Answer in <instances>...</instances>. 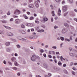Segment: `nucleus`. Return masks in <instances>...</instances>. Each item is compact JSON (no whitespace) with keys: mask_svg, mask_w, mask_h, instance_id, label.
<instances>
[{"mask_svg":"<svg viewBox=\"0 0 77 77\" xmlns=\"http://www.w3.org/2000/svg\"><path fill=\"white\" fill-rule=\"evenodd\" d=\"M50 7L51 8V9H53V5H51Z\"/></svg>","mask_w":77,"mask_h":77,"instance_id":"052dcab7","label":"nucleus"},{"mask_svg":"<svg viewBox=\"0 0 77 77\" xmlns=\"http://www.w3.org/2000/svg\"><path fill=\"white\" fill-rule=\"evenodd\" d=\"M52 48H54V49H56V47L53 46L52 47Z\"/></svg>","mask_w":77,"mask_h":77,"instance_id":"58836bf2","label":"nucleus"},{"mask_svg":"<svg viewBox=\"0 0 77 77\" xmlns=\"http://www.w3.org/2000/svg\"><path fill=\"white\" fill-rule=\"evenodd\" d=\"M35 5L36 8H38V7H39V5L37 2L36 1L35 2Z\"/></svg>","mask_w":77,"mask_h":77,"instance_id":"0eeeda50","label":"nucleus"},{"mask_svg":"<svg viewBox=\"0 0 77 77\" xmlns=\"http://www.w3.org/2000/svg\"><path fill=\"white\" fill-rule=\"evenodd\" d=\"M69 55L71 56H74V55H73V54L72 53H70L69 54Z\"/></svg>","mask_w":77,"mask_h":77,"instance_id":"cd10ccee","label":"nucleus"},{"mask_svg":"<svg viewBox=\"0 0 77 77\" xmlns=\"http://www.w3.org/2000/svg\"><path fill=\"white\" fill-rule=\"evenodd\" d=\"M63 57H62V56H61L60 57V60L61 61H62V60H63Z\"/></svg>","mask_w":77,"mask_h":77,"instance_id":"c756f323","label":"nucleus"},{"mask_svg":"<svg viewBox=\"0 0 77 77\" xmlns=\"http://www.w3.org/2000/svg\"><path fill=\"white\" fill-rule=\"evenodd\" d=\"M7 15H10L11 14V13H10V12H9V11L7 13Z\"/></svg>","mask_w":77,"mask_h":77,"instance_id":"ea45409f","label":"nucleus"},{"mask_svg":"<svg viewBox=\"0 0 77 77\" xmlns=\"http://www.w3.org/2000/svg\"><path fill=\"white\" fill-rule=\"evenodd\" d=\"M21 32L23 34H25L26 33V32L24 31H23V30H21Z\"/></svg>","mask_w":77,"mask_h":77,"instance_id":"f3484780","label":"nucleus"},{"mask_svg":"<svg viewBox=\"0 0 77 77\" xmlns=\"http://www.w3.org/2000/svg\"><path fill=\"white\" fill-rule=\"evenodd\" d=\"M26 14L28 15H30V12L28 11L26 12Z\"/></svg>","mask_w":77,"mask_h":77,"instance_id":"c9c22d12","label":"nucleus"},{"mask_svg":"<svg viewBox=\"0 0 77 77\" xmlns=\"http://www.w3.org/2000/svg\"><path fill=\"white\" fill-rule=\"evenodd\" d=\"M58 27L57 26H56L54 27V29H57V28Z\"/></svg>","mask_w":77,"mask_h":77,"instance_id":"4d7b16f0","label":"nucleus"},{"mask_svg":"<svg viewBox=\"0 0 77 77\" xmlns=\"http://www.w3.org/2000/svg\"><path fill=\"white\" fill-rule=\"evenodd\" d=\"M29 7L31 8H33V5H29Z\"/></svg>","mask_w":77,"mask_h":77,"instance_id":"ddd939ff","label":"nucleus"},{"mask_svg":"<svg viewBox=\"0 0 77 77\" xmlns=\"http://www.w3.org/2000/svg\"><path fill=\"white\" fill-rule=\"evenodd\" d=\"M72 73L73 75H75V72L74 71H72Z\"/></svg>","mask_w":77,"mask_h":77,"instance_id":"bb28decb","label":"nucleus"},{"mask_svg":"<svg viewBox=\"0 0 77 77\" xmlns=\"http://www.w3.org/2000/svg\"><path fill=\"white\" fill-rule=\"evenodd\" d=\"M24 18L25 19H28V17H27V16H25L24 17Z\"/></svg>","mask_w":77,"mask_h":77,"instance_id":"09e8293b","label":"nucleus"},{"mask_svg":"<svg viewBox=\"0 0 77 77\" xmlns=\"http://www.w3.org/2000/svg\"><path fill=\"white\" fill-rule=\"evenodd\" d=\"M65 41H68V42H69V41H70V40L69 39L67 38H65Z\"/></svg>","mask_w":77,"mask_h":77,"instance_id":"7c9ffc66","label":"nucleus"},{"mask_svg":"<svg viewBox=\"0 0 77 77\" xmlns=\"http://www.w3.org/2000/svg\"><path fill=\"white\" fill-rule=\"evenodd\" d=\"M62 33H65L66 32V30L65 29H63L62 30Z\"/></svg>","mask_w":77,"mask_h":77,"instance_id":"1a4fd4ad","label":"nucleus"},{"mask_svg":"<svg viewBox=\"0 0 77 77\" xmlns=\"http://www.w3.org/2000/svg\"><path fill=\"white\" fill-rule=\"evenodd\" d=\"M45 77H50V76H48V75H45Z\"/></svg>","mask_w":77,"mask_h":77,"instance_id":"338daca9","label":"nucleus"},{"mask_svg":"<svg viewBox=\"0 0 77 77\" xmlns=\"http://www.w3.org/2000/svg\"><path fill=\"white\" fill-rule=\"evenodd\" d=\"M29 24H30L29 23H26V26H29Z\"/></svg>","mask_w":77,"mask_h":77,"instance_id":"49530a36","label":"nucleus"},{"mask_svg":"<svg viewBox=\"0 0 77 77\" xmlns=\"http://www.w3.org/2000/svg\"><path fill=\"white\" fill-rule=\"evenodd\" d=\"M34 17H36L37 15H36V14H34Z\"/></svg>","mask_w":77,"mask_h":77,"instance_id":"774afa93","label":"nucleus"},{"mask_svg":"<svg viewBox=\"0 0 77 77\" xmlns=\"http://www.w3.org/2000/svg\"><path fill=\"white\" fill-rule=\"evenodd\" d=\"M51 21H52V22H53V18H51Z\"/></svg>","mask_w":77,"mask_h":77,"instance_id":"603ef678","label":"nucleus"},{"mask_svg":"<svg viewBox=\"0 0 77 77\" xmlns=\"http://www.w3.org/2000/svg\"><path fill=\"white\" fill-rule=\"evenodd\" d=\"M14 55L15 56H18V54H17L16 53Z\"/></svg>","mask_w":77,"mask_h":77,"instance_id":"e2e57ef3","label":"nucleus"},{"mask_svg":"<svg viewBox=\"0 0 77 77\" xmlns=\"http://www.w3.org/2000/svg\"><path fill=\"white\" fill-rule=\"evenodd\" d=\"M52 16L54 17L55 15L54 14V11H52Z\"/></svg>","mask_w":77,"mask_h":77,"instance_id":"aec40b11","label":"nucleus"},{"mask_svg":"<svg viewBox=\"0 0 77 77\" xmlns=\"http://www.w3.org/2000/svg\"><path fill=\"white\" fill-rule=\"evenodd\" d=\"M7 35L8 36H13L14 35V34H13V33L10 32H8L7 33Z\"/></svg>","mask_w":77,"mask_h":77,"instance_id":"7ed1b4c3","label":"nucleus"},{"mask_svg":"<svg viewBox=\"0 0 77 77\" xmlns=\"http://www.w3.org/2000/svg\"><path fill=\"white\" fill-rule=\"evenodd\" d=\"M7 51H10V49H7Z\"/></svg>","mask_w":77,"mask_h":77,"instance_id":"680f3d73","label":"nucleus"},{"mask_svg":"<svg viewBox=\"0 0 77 77\" xmlns=\"http://www.w3.org/2000/svg\"><path fill=\"white\" fill-rule=\"evenodd\" d=\"M13 20H14V19H13V18H11L10 19V21H13Z\"/></svg>","mask_w":77,"mask_h":77,"instance_id":"e433bc0d","label":"nucleus"},{"mask_svg":"<svg viewBox=\"0 0 77 77\" xmlns=\"http://www.w3.org/2000/svg\"><path fill=\"white\" fill-rule=\"evenodd\" d=\"M63 67H65L66 66V64H63Z\"/></svg>","mask_w":77,"mask_h":77,"instance_id":"4c0bfd02","label":"nucleus"},{"mask_svg":"<svg viewBox=\"0 0 77 77\" xmlns=\"http://www.w3.org/2000/svg\"><path fill=\"white\" fill-rule=\"evenodd\" d=\"M14 65H15V66H18V64L17 63V62L16 61H15L14 62Z\"/></svg>","mask_w":77,"mask_h":77,"instance_id":"a211bd4d","label":"nucleus"},{"mask_svg":"<svg viewBox=\"0 0 77 77\" xmlns=\"http://www.w3.org/2000/svg\"><path fill=\"white\" fill-rule=\"evenodd\" d=\"M53 69L54 70H56L57 69V68L56 67H54L53 68Z\"/></svg>","mask_w":77,"mask_h":77,"instance_id":"c03bdc74","label":"nucleus"},{"mask_svg":"<svg viewBox=\"0 0 77 77\" xmlns=\"http://www.w3.org/2000/svg\"><path fill=\"white\" fill-rule=\"evenodd\" d=\"M66 6H64L62 7V9L63 12H65L66 11Z\"/></svg>","mask_w":77,"mask_h":77,"instance_id":"39448f33","label":"nucleus"},{"mask_svg":"<svg viewBox=\"0 0 77 77\" xmlns=\"http://www.w3.org/2000/svg\"><path fill=\"white\" fill-rule=\"evenodd\" d=\"M58 18V17H56L54 18V19L55 20H57V19Z\"/></svg>","mask_w":77,"mask_h":77,"instance_id":"3c124183","label":"nucleus"},{"mask_svg":"<svg viewBox=\"0 0 77 77\" xmlns=\"http://www.w3.org/2000/svg\"><path fill=\"white\" fill-rule=\"evenodd\" d=\"M43 20H44V21H48V18H43Z\"/></svg>","mask_w":77,"mask_h":77,"instance_id":"dca6fc26","label":"nucleus"},{"mask_svg":"<svg viewBox=\"0 0 77 77\" xmlns=\"http://www.w3.org/2000/svg\"><path fill=\"white\" fill-rule=\"evenodd\" d=\"M56 53L57 54H59V52H56Z\"/></svg>","mask_w":77,"mask_h":77,"instance_id":"5fc2aeb1","label":"nucleus"},{"mask_svg":"<svg viewBox=\"0 0 77 77\" xmlns=\"http://www.w3.org/2000/svg\"><path fill=\"white\" fill-rule=\"evenodd\" d=\"M10 45V43L9 42H7L5 43V45L7 46H8Z\"/></svg>","mask_w":77,"mask_h":77,"instance_id":"f8f14e48","label":"nucleus"},{"mask_svg":"<svg viewBox=\"0 0 77 77\" xmlns=\"http://www.w3.org/2000/svg\"><path fill=\"white\" fill-rule=\"evenodd\" d=\"M44 31L43 29H39L38 30V32H44Z\"/></svg>","mask_w":77,"mask_h":77,"instance_id":"9b49d317","label":"nucleus"},{"mask_svg":"<svg viewBox=\"0 0 77 77\" xmlns=\"http://www.w3.org/2000/svg\"><path fill=\"white\" fill-rule=\"evenodd\" d=\"M33 17H30V20H33Z\"/></svg>","mask_w":77,"mask_h":77,"instance_id":"2f4dec72","label":"nucleus"},{"mask_svg":"<svg viewBox=\"0 0 77 77\" xmlns=\"http://www.w3.org/2000/svg\"><path fill=\"white\" fill-rule=\"evenodd\" d=\"M13 17L14 18H18V17L17 16H13Z\"/></svg>","mask_w":77,"mask_h":77,"instance_id":"de8ad7c7","label":"nucleus"},{"mask_svg":"<svg viewBox=\"0 0 77 77\" xmlns=\"http://www.w3.org/2000/svg\"><path fill=\"white\" fill-rule=\"evenodd\" d=\"M4 27L6 28V29H10L11 27L8 26H4Z\"/></svg>","mask_w":77,"mask_h":77,"instance_id":"2eb2a0df","label":"nucleus"},{"mask_svg":"<svg viewBox=\"0 0 77 77\" xmlns=\"http://www.w3.org/2000/svg\"><path fill=\"white\" fill-rule=\"evenodd\" d=\"M72 69H73V70H77L76 69H75V68H74V67H73L72 68Z\"/></svg>","mask_w":77,"mask_h":77,"instance_id":"8fccbe9b","label":"nucleus"},{"mask_svg":"<svg viewBox=\"0 0 77 77\" xmlns=\"http://www.w3.org/2000/svg\"><path fill=\"white\" fill-rule=\"evenodd\" d=\"M31 30V31H32V32H33V31H34V29H32Z\"/></svg>","mask_w":77,"mask_h":77,"instance_id":"bf43d9fd","label":"nucleus"},{"mask_svg":"<svg viewBox=\"0 0 77 77\" xmlns=\"http://www.w3.org/2000/svg\"><path fill=\"white\" fill-rule=\"evenodd\" d=\"M40 51L41 53H43L44 52V50L43 49H40Z\"/></svg>","mask_w":77,"mask_h":77,"instance_id":"c85d7f7f","label":"nucleus"},{"mask_svg":"<svg viewBox=\"0 0 77 77\" xmlns=\"http://www.w3.org/2000/svg\"><path fill=\"white\" fill-rule=\"evenodd\" d=\"M21 27L22 28H24V27H25V26H24V25H21Z\"/></svg>","mask_w":77,"mask_h":77,"instance_id":"393cba45","label":"nucleus"},{"mask_svg":"<svg viewBox=\"0 0 77 77\" xmlns=\"http://www.w3.org/2000/svg\"><path fill=\"white\" fill-rule=\"evenodd\" d=\"M11 60L12 61H15L16 60V58H15L13 57L11 59Z\"/></svg>","mask_w":77,"mask_h":77,"instance_id":"4468645a","label":"nucleus"},{"mask_svg":"<svg viewBox=\"0 0 77 77\" xmlns=\"http://www.w3.org/2000/svg\"><path fill=\"white\" fill-rule=\"evenodd\" d=\"M1 21H2V22L3 23H6L7 22L6 20H1Z\"/></svg>","mask_w":77,"mask_h":77,"instance_id":"412c9836","label":"nucleus"},{"mask_svg":"<svg viewBox=\"0 0 77 77\" xmlns=\"http://www.w3.org/2000/svg\"><path fill=\"white\" fill-rule=\"evenodd\" d=\"M35 22L36 23H37V24H39V22L37 20H35Z\"/></svg>","mask_w":77,"mask_h":77,"instance_id":"a878e982","label":"nucleus"},{"mask_svg":"<svg viewBox=\"0 0 77 77\" xmlns=\"http://www.w3.org/2000/svg\"><path fill=\"white\" fill-rule=\"evenodd\" d=\"M49 53L50 54H55V53L54 51H49Z\"/></svg>","mask_w":77,"mask_h":77,"instance_id":"6e6552de","label":"nucleus"},{"mask_svg":"<svg viewBox=\"0 0 77 77\" xmlns=\"http://www.w3.org/2000/svg\"><path fill=\"white\" fill-rule=\"evenodd\" d=\"M17 75L20 76V72H18L17 74Z\"/></svg>","mask_w":77,"mask_h":77,"instance_id":"6e6d98bb","label":"nucleus"},{"mask_svg":"<svg viewBox=\"0 0 77 77\" xmlns=\"http://www.w3.org/2000/svg\"><path fill=\"white\" fill-rule=\"evenodd\" d=\"M36 77H41V76L39 75H36Z\"/></svg>","mask_w":77,"mask_h":77,"instance_id":"864d4df0","label":"nucleus"},{"mask_svg":"<svg viewBox=\"0 0 77 77\" xmlns=\"http://www.w3.org/2000/svg\"><path fill=\"white\" fill-rule=\"evenodd\" d=\"M60 39L61 41H63L64 40V38L62 37H60Z\"/></svg>","mask_w":77,"mask_h":77,"instance_id":"5701e85b","label":"nucleus"},{"mask_svg":"<svg viewBox=\"0 0 77 77\" xmlns=\"http://www.w3.org/2000/svg\"><path fill=\"white\" fill-rule=\"evenodd\" d=\"M20 20L19 19H16L15 21V23H16V24H19L20 23Z\"/></svg>","mask_w":77,"mask_h":77,"instance_id":"20e7f679","label":"nucleus"},{"mask_svg":"<svg viewBox=\"0 0 77 77\" xmlns=\"http://www.w3.org/2000/svg\"><path fill=\"white\" fill-rule=\"evenodd\" d=\"M58 14L59 16H60V13H61V11L60 10V8H59V9L58 10Z\"/></svg>","mask_w":77,"mask_h":77,"instance_id":"423d86ee","label":"nucleus"},{"mask_svg":"<svg viewBox=\"0 0 77 77\" xmlns=\"http://www.w3.org/2000/svg\"><path fill=\"white\" fill-rule=\"evenodd\" d=\"M8 63L9 64H10V65H12V63H11V62H8Z\"/></svg>","mask_w":77,"mask_h":77,"instance_id":"a18cd8bd","label":"nucleus"},{"mask_svg":"<svg viewBox=\"0 0 77 77\" xmlns=\"http://www.w3.org/2000/svg\"><path fill=\"white\" fill-rule=\"evenodd\" d=\"M48 75H50V76H51V73H48Z\"/></svg>","mask_w":77,"mask_h":77,"instance_id":"69168bd1","label":"nucleus"},{"mask_svg":"<svg viewBox=\"0 0 77 77\" xmlns=\"http://www.w3.org/2000/svg\"><path fill=\"white\" fill-rule=\"evenodd\" d=\"M17 48H20V46H19V45H17Z\"/></svg>","mask_w":77,"mask_h":77,"instance_id":"79ce46f5","label":"nucleus"},{"mask_svg":"<svg viewBox=\"0 0 77 77\" xmlns=\"http://www.w3.org/2000/svg\"><path fill=\"white\" fill-rule=\"evenodd\" d=\"M64 26L66 27H69V25H68V24L67 23H65L64 24Z\"/></svg>","mask_w":77,"mask_h":77,"instance_id":"9d476101","label":"nucleus"},{"mask_svg":"<svg viewBox=\"0 0 77 77\" xmlns=\"http://www.w3.org/2000/svg\"><path fill=\"white\" fill-rule=\"evenodd\" d=\"M54 61L55 63H57V60H56V59L54 60Z\"/></svg>","mask_w":77,"mask_h":77,"instance_id":"f704fd0d","label":"nucleus"},{"mask_svg":"<svg viewBox=\"0 0 77 77\" xmlns=\"http://www.w3.org/2000/svg\"><path fill=\"white\" fill-rule=\"evenodd\" d=\"M73 65V63L72 62H71L70 63V66H72Z\"/></svg>","mask_w":77,"mask_h":77,"instance_id":"13d9d810","label":"nucleus"},{"mask_svg":"<svg viewBox=\"0 0 77 77\" xmlns=\"http://www.w3.org/2000/svg\"><path fill=\"white\" fill-rule=\"evenodd\" d=\"M58 64L59 65H61L62 63H61V62H60V61L58 63Z\"/></svg>","mask_w":77,"mask_h":77,"instance_id":"4be33fe9","label":"nucleus"},{"mask_svg":"<svg viewBox=\"0 0 77 77\" xmlns=\"http://www.w3.org/2000/svg\"><path fill=\"white\" fill-rule=\"evenodd\" d=\"M21 13L20 11L18 10H16L14 12V14L15 15H19Z\"/></svg>","mask_w":77,"mask_h":77,"instance_id":"f257e3e1","label":"nucleus"},{"mask_svg":"<svg viewBox=\"0 0 77 77\" xmlns=\"http://www.w3.org/2000/svg\"><path fill=\"white\" fill-rule=\"evenodd\" d=\"M4 63L6 65V61L5 60L4 61Z\"/></svg>","mask_w":77,"mask_h":77,"instance_id":"0e129e2a","label":"nucleus"},{"mask_svg":"<svg viewBox=\"0 0 77 77\" xmlns=\"http://www.w3.org/2000/svg\"><path fill=\"white\" fill-rule=\"evenodd\" d=\"M12 69H14V70H17V68L15 67H13Z\"/></svg>","mask_w":77,"mask_h":77,"instance_id":"b1692460","label":"nucleus"},{"mask_svg":"<svg viewBox=\"0 0 77 77\" xmlns=\"http://www.w3.org/2000/svg\"><path fill=\"white\" fill-rule=\"evenodd\" d=\"M43 56H44L45 57H47V56L46 55V54H43Z\"/></svg>","mask_w":77,"mask_h":77,"instance_id":"a19ab883","label":"nucleus"},{"mask_svg":"<svg viewBox=\"0 0 77 77\" xmlns=\"http://www.w3.org/2000/svg\"><path fill=\"white\" fill-rule=\"evenodd\" d=\"M69 2H70V3H72V2H73V1H72V0H69Z\"/></svg>","mask_w":77,"mask_h":77,"instance_id":"37998d69","label":"nucleus"},{"mask_svg":"<svg viewBox=\"0 0 77 77\" xmlns=\"http://www.w3.org/2000/svg\"><path fill=\"white\" fill-rule=\"evenodd\" d=\"M44 67L45 68H47L48 67V66L46 64H44Z\"/></svg>","mask_w":77,"mask_h":77,"instance_id":"6ab92c4d","label":"nucleus"},{"mask_svg":"<svg viewBox=\"0 0 77 77\" xmlns=\"http://www.w3.org/2000/svg\"><path fill=\"white\" fill-rule=\"evenodd\" d=\"M56 2H59L61 0H55Z\"/></svg>","mask_w":77,"mask_h":77,"instance_id":"473e14b6","label":"nucleus"},{"mask_svg":"<svg viewBox=\"0 0 77 77\" xmlns=\"http://www.w3.org/2000/svg\"><path fill=\"white\" fill-rule=\"evenodd\" d=\"M36 55H33L31 58L32 60V61H35L36 60Z\"/></svg>","mask_w":77,"mask_h":77,"instance_id":"f03ea898","label":"nucleus"},{"mask_svg":"<svg viewBox=\"0 0 77 77\" xmlns=\"http://www.w3.org/2000/svg\"><path fill=\"white\" fill-rule=\"evenodd\" d=\"M48 57H49V58H51L52 57L50 55H48Z\"/></svg>","mask_w":77,"mask_h":77,"instance_id":"72a5a7b5","label":"nucleus"}]
</instances>
